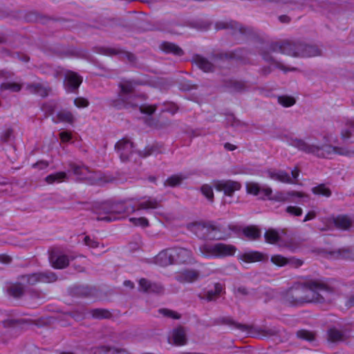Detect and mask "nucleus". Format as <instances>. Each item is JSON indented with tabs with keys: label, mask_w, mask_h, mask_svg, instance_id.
Wrapping results in <instances>:
<instances>
[{
	"label": "nucleus",
	"mask_w": 354,
	"mask_h": 354,
	"mask_svg": "<svg viewBox=\"0 0 354 354\" xmlns=\"http://www.w3.org/2000/svg\"><path fill=\"white\" fill-rule=\"evenodd\" d=\"M198 250L200 254L207 259H222L233 256L236 248L232 245L223 243H204L201 244Z\"/></svg>",
	"instance_id": "8"
},
{
	"label": "nucleus",
	"mask_w": 354,
	"mask_h": 354,
	"mask_svg": "<svg viewBox=\"0 0 354 354\" xmlns=\"http://www.w3.org/2000/svg\"><path fill=\"white\" fill-rule=\"evenodd\" d=\"M270 261L272 263L279 267L285 266L288 264V258L280 254L272 256Z\"/></svg>",
	"instance_id": "40"
},
{
	"label": "nucleus",
	"mask_w": 354,
	"mask_h": 354,
	"mask_svg": "<svg viewBox=\"0 0 354 354\" xmlns=\"http://www.w3.org/2000/svg\"><path fill=\"white\" fill-rule=\"evenodd\" d=\"M69 167L78 180L86 181L90 184L95 183V177L94 176V174L87 167L76 165L75 163H71Z\"/></svg>",
	"instance_id": "13"
},
{
	"label": "nucleus",
	"mask_w": 354,
	"mask_h": 354,
	"mask_svg": "<svg viewBox=\"0 0 354 354\" xmlns=\"http://www.w3.org/2000/svg\"><path fill=\"white\" fill-rule=\"evenodd\" d=\"M223 28H230L234 30L235 32H239L241 34L246 33L245 28H243L242 25L239 24L236 21H230V23L227 24L226 26H224Z\"/></svg>",
	"instance_id": "44"
},
{
	"label": "nucleus",
	"mask_w": 354,
	"mask_h": 354,
	"mask_svg": "<svg viewBox=\"0 0 354 354\" xmlns=\"http://www.w3.org/2000/svg\"><path fill=\"white\" fill-rule=\"evenodd\" d=\"M266 242L270 244H276L280 241V236L277 231L270 229L264 234Z\"/></svg>",
	"instance_id": "36"
},
{
	"label": "nucleus",
	"mask_w": 354,
	"mask_h": 354,
	"mask_svg": "<svg viewBox=\"0 0 354 354\" xmlns=\"http://www.w3.org/2000/svg\"><path fill=\"white\" fill-rule=\"evenodd\" d=\"M53 120L55 122L73 124L75 121V117L70 111L62 109L57 112L56 117L53 118Z\"/></svg>",
	"instance_id": "27"
},
{
	"label": "nucleus",
	"mask_w": 354,
	"mask_h": 354,
	"mask_svg": "<svg viewBox=\"0 0 354 354\" xmlns=\"http://www.w3.org/2000/svg\"><path fill=\"white\" fill-rule=\"evenodd\" d=\"M160 48L167 53H173L176 55H183L182 49L173 43L163 42L161 44Z\"/></svg>",
	"instance_id": "33"
},
{
	"label": "nucleus",
	"mask_w": 354,
	"mask_h": 354,
	"mask_svg": "<svg viewBox=\"0 0 354 354\" xmlns=\"http://www.w3.org/2000/svg\"><path fill=\"white\" fill-rule=\"evenodd\" d=\"M346 305L348 306H354V296H352L348 300Z\"/></svg>",
	"instance_id": "64"
},
{
	"label": "nucleus",
	"mask_w": 354,
	"mask_h": 354,
	"mask_svg": "<svg viewBox=\"0 0 354 354\" xmlns=\"http://www.w3.org/2000/svg\"><path fill=\"white\" fill-rule=\"evenodd\" d=\"M334 290L324 283L310 280L304 283H295L283 294V300L290 305L304 303L330 301Z\"/></svg>",
	"instance_id": "1"
},
{
	"label": "nucleus",
	"mask_w": 354,
	"mask_h": 354,
	"mask_svg": "<svg viewBox=\"0 0 354 354\" xmlns=\"http://www.w3.org/2000/svg\"><path fill=\"white\" fill-rule=\"evenodd\" d=\"M243 234L250 240H255L260 237V230L254 226L247 227L243 230Z\"/></svg>",
	"instance_id": "35"
},
{
	"label": "nucleus",
	"mask_w": 354,
	"mask_h": 354,
	"mask_svg": "<svg viewBox=\"0 0 354 354\" xmlns=\"http://www.w3.org/2000/svg\"><path fill=\"white\" fill-rule=\"evenodd\" d=\"M136 82L131 80H122L119 86L120 93L117 99L111 100V105L118 109H129L138 106L140 112L147 115L153 114L156 110L155 105H141L139 103L143 100L142 95L134 94Z\"/></svg>",
	"instance_id": "5"
},
{
	"label": "nucleus",
	"mask_w": 354,
	"mask_h": 354,
	"mask_svg": "<svg viewBox=\"0 0 354 354\" xmlns=\"http://www.w3.org/2000/svg\"><path fill=\"white\" fill-rule=\"evenodd\" d=\"M129 221L134 226H140L142 227H146L149 226V221L145 217H140V218L131 217L129 218Z\"/></svg>",
	"instance_id": "42"
},
{
	"label": "nucleus",
	"mask_w": 354,
	"mask_h": 354,
	"mask_svg": "<svg viewBox=\"0 0 354 354\" xmlns=\"http://www.w3.org/2000/svg\"><path fill=\"white\" fill-rule=\"evenodd\" d=\"M133 147V142L127 138L120 140L115 145V149L122 162H127L131 160L133 156L136 153Z\"/></svg>",
	"instance_id": "10"
},
{
	"label": "nucleus",
	"mask_w": 354,
	"mask_h": 354,
	"mask_svg": "<svg viewBox=\"0 0 354 354\" xmlns=\"http://www.w3.org/2000/svg\"><path fill=\"white\" fill-rule=\"evenodd\" d=\"M154 261L160 266H167L172 264H193L196 260L189 249L174 247L161 250L155 257Z\"/></svg>",
	"instance_id": "6"
},
{
	"label": "nucleus",
	"mask_w": 354,
	"mask_h": 354,
	"mask_svg": "<svg viewBox=\"0 0 354 354\" xmlns=\"http://www.w3.org/2000/svg\"><path fill=\"white\" fill-rule=\"evenodd\" d=\"M91 316L97 319L108 318L110 317L111 313L104 309L96 308L93 309L90 312Z\"/></svg>",
	"instance_id": "39"
},
{
	"label": "nucleus",
	"mask_w": 354,
	"mask_h": 354,
	"mask_svg": "<svg viewBox=\"0 0 354 354\" xmlns=\"http://www.w3.org/2000/svg\"><path fill=\"white\" fill-rule=\"evenodd\" d=\"M73 256L68 257L65 254L53 253L50 256V261L53 266L57 269H62L66 268L69 261L74 259Z\"/></svg>",
	"instance_id": "19"
},
{
	"label": "nucleus",
	"mask_w": 354,
	"mask_h": 354,
	"mask_svg": "<svg viewBox=\"0 0 354 354\" xmlns=\"http://www.w3.org/2000/svg\"><path fill=\"white\" fill-rule=\"evenodd\" d=\"M286 141L289 145L297 148L298 150L318 158H330L335 154L350 158L354 157V149L348 147H339L326 143L319 145L292 137L287 138Z\"/></svg>",
	"instance_id": "4"
},
{
	"label": "nucleus",
	"mask_w": 354,
	"mask_h": 354,
	"mask_svg": "<svg viewBox=\"0 0 354 354\" xmlns=\"http://www.w3.org/2000/svg\"><path fill=\"white\" fill-rule=\"evenodd\" d=\"M341 138L344 142H354V120H349L341 131Z\"/></svg>",
	"instance_id": "22"
},
{
	"label": "nucleus",
	"mask_w": 354,
	"mask_h": 354,
	"mask_svg": "<svg viewBox=\"0 0 354 354\" xmlns=\"http://www.w3.org/2000/svg\"><path fill=\"white\" fill-rule=\"evenodd\" d=\"M224 147L227 150L229 151H233L236 148L234 145L228 142L225 143Z\"/></svg>",
	"instance_id": "63"
},
{
	"label": "nucleus",
	"mask_w": 354,
	"mask_h": 354,
	"mask_svg": "<svg viewBox=\"0 0 354 354\" xmlns=\"http://www.w3.org/2000/svg\"><path fill=\"white\" fill-rule=\"evenodd\" d=\"M26 90L31 94H35L45 97L48 95L50 88L45 84L38 82L27 84Z\"/></svg>",
	"instance_id": "20"
},
{
	"label": "nucleus",
	"mask_w": 354,
	"mask_h": 354,
	"mask_svg": "<svg viewBox=\"0 0 354 354\" xmlns=\"http://www.w3.org/2000/svg\"><path fill=\"white\" fill-rule=\"evenodd\" d=\"M239 259L245 263H254L266 261L268 260V256L258 251H249L240 254Z\"/></svg>",
	"instance_id": "18"
},
{
	"label": "nucleus",
	"mask_w": 354,
	"mask_h": 354,
	"mask_svg": "<svg viewBox=\"0 0 354 354\" xmlns=\"http://www.w3.org/2000/svg\"><path fill=\"white\" fill-rule=\"evenodd\" d=\"M160 201L151 196H145L138 203V210H146L147 212L158 209L160 207ZM136 211L134 206L128 205L123 202L112 203L107 201L103 203L97 212V221L112 222L125 216V214L133 213Z\"/></svg>",
	"instance_id": "3"
},
{
	"label": "nucleus",
	"mask_w": 354,
	"mask_h": 354,
	"mask_svg": "<svg viewBox=\"0 0 354 354\" xmlns=\"http://www.w3.org/2000/svg\"><path fill=\"white\" fill-rule=\"evenodd\" d=\"M23 87V84L19 82H4L0 85V91L3 92L4 91H9L13 93L19 92Z\"/></svg>",
	"instance_id": "31"
},
{
	"label": "nucleus",
	"mask_w": 354,
	"mask_h": 354,
	"mask_svg": "<svg viewBox=\"0 0 354 354\" xmlns=\"http://www.w3.org/2000/svg\"><path fill=\"white\" fill-rule=\"evenodd\" d=\"M286 212L290 215L299 216L302 214V209L296 206H288L286 208Z\"/></svg>",
	"instance_id": "47"
},
{
	"label": "nucleus",
	"mask_w": 354,
	"mask_h": 354,
	"mask_svg": "<svg viewBox=\"0 0 354 354\" xmlns=\"http://www.w3.org/2000/svg\"><path fill=\"white\" fill-rule=\"evenodd\" d=\"M139 290L146 293H162L164 290L162 286L160 283L151 282V281L142 278L138 281Z\"/></svg>",
	"instance_id": "17"
},
{
	"label": "nucleus",
	"mask_w": 354,
	"mask_h": 354,
	"mask_svg": "<svg viewBox=\"0 0 354 354\" xmlns=\"http://www.w3.org/2000/svg\"><path fill=\"white\" fill-rule=\"evenodd\" d=\"M200 277V271L189 268L183 269L175 275V279L181 283H192L198 281Z\"/></svg>",
	"instance_id": "14"
},
{
	"label": "nucleus",
	"mask_w": 354,
	"mask_h": 354,
	"mask_svg": "<svg viewBox=\"0 0 354 354\" xmlns=\"http://www.w3.org/2000/svg\"><path fill=\"white\" fill-rule=\"evenodd\" d=\"M106 54L108 55H119L121 59H126L130 64H134L136 61V57L133 54L117 48H108L106 50Z\"/></svg>",
	"instance_id": "25"
},
{
	"label": "nucleus",
	"mask_w": 354,
	"mask_h": 354,
	"mask_svg": "<svg viewBox=\"0 0 354 354\" xmlns=\"http://www.w3.org/2000/svg\"><path fill=\"white\" fill-rule=\"evenodd\" d=\"M231 230L230 225L225 226L212 221L196 223L192 227L194 233L199 239L205 240H226L230 236Z\"/></svg>",
	"instance_id": "7"
},
{
	"label": "nucleus",
	"mask_w": 354,
	"mask_h": 354,
	"mask_svg": "<svg viewBox=\"0 0 354 354\" xmlns=\"http://www.w3.org/2000/svg\"><path fill=\"white\" fill-rule=\"evenodd\" d=\"M335 226L340 230H348L353 225V221L346 215H339L333 218Z\"/></svg>",
	"instance_id": "24"
},
{
	"label": "nucleus",
	"mask_w": 354,
	"mask_h": 354,
	"mask_svg": "<svg viewBox=\"0 0 354 354\" xmlns=\"http://www.w3.org/2000/svg\"><path fill=\"white\" fill-rule=\"evenodd\" d=\"M94 354H130L127 350L106 346H101L95 348Z\"/></svg>",
	"instance_id": "28"
},
{
	"label": "nucleus",
	"mask_w": 354,
	"mask_h": 354,
	"mask_svg": "<svg viewBox=\"0 0 354 354\" xmlns=\"http://www.w3.org/2000/svg\"><path fill=\"white\" fill-rule=\"evenodd\" d=\"M8 292L10 295L18 298L23 295L24 292V287L21 281L10 285L8 288Z\"/></svg>",
	"instance_id": "32"
},
{
	"label": "nucleus",
	"mask_w": 354,
	"mask_h": 354,
	"mask_svg": "<svg viewBox=\"0 0 354 354\" xmlns=\"http://www.w3.org/2000/svg\"><path fill=\"white\" fill-rule=\"evenodd\" d=\"M57 279L56 274L50 271L22 275L20 277L21 283L30 286H34L37 283H52L56 281Z\"/></svg>",
	"instance_id": "9"
},
{
	"label": "nucleus",
	"mask_w": 354,
	"mask_h": 354,
	"mask_svg": "<svg viewBox=\"0 0 354 354\" xmlns=\"http://www.w3.org/2000/svg\"><path fill=\"white\" fill-rule=\"evenodd\" d=\"M169 342L176 346L185 345L187 343V337L184 328L179 327L174 329L169 337Z\"/></svg>",
	"instance_id": "21"
},
{
	"label": "nucleus",
	"mask_w": 354,
	"mask_h": 354,
	"mask_svg": "<svg viewBox=\"0 0 354 354\" xmlns=\"http://www.w3.org/2000/svg\"><path fill=\"white\" fill-rule=\"evenodd\" d=\"M270 53H281L295 57H310L319 55L320 50L314 45H308L299 41L286 40L281 42L270 44L267 51L262 53L263 58L268 62H272L276 68L284 71H295L294 67H287L282 63L276 61L270 55Z\"/></svg>",
	"instance_id": "2"
},
{
	"label": "nucleus",
	"mask_w": 354,
	"mask_h": 354,
	"mask_svg": "<svg viewBox=\"0 0 354 354\" xmlns=\"http://www.w3.org/2000/svg\"><path fill=\"white\" fill-rule=\"evenodd\" d=\"M314 194L330 197L331 196V191L325 185L321 184L312 189Z\"/></svg>",
	"instance_id": "37"
},
{
	"label": "nucleus",
	"mask_w": 354,
	"mask_h": 354,
	"mask_svg": "<svg viewBox=\"0 0 354 354\" xmlns=\"http://www.w3.org/2000/svg\"><path fill=\"white\" fill-rule=\"evenodd\" d=\"M59 137L62 142H68L71 139V134L66 131L61 132Z\"/></svg>",
	"instance_id": "58"
},
{
	"label": "nucleus",
	"mask_w": 354,
	"mask_h": 354,
	"mask_svg": "<svg viewBox=\"0 0 354 354\" xmlns=\"http://www.w3.org/2000/svg\"><path fill=\"white\" fill-rule=\"evenodd\" d=\"M196 64L204 72H210L214 69V65L208 61L206 58L196 55L194 58Z\"/></svg>",
	"instance_id": "30"
},
{
	"label": "nucleus",
	"mask_w": 354,
	"mask_h": 354,
	"mask_svg": "<svg viewBox=\"0 0 354 354\" xmlns=\"http://www.w3.org/2000/svg\"><path fill=\"white\" fill-rule=\"evenodd\" d=\"M267 176L274 180H277L283 183L292 184L293 179H297L299 176V171L297 168H295L292 171V177L285 171L269 169L266 172Z\"/></svg>",
	"instance_id": "11"
},
{
	"label": "nucleus",
	"mask_w": 354,
	"mask_h": 354,
	"mask_svg": "<svg viewBox=\"0 0 354 354\" xmlns=\"http://www.w3.org/2000/svg\"><path fill=\"white\" fill-rule=\"evenodd\" d=\"M68 180V176L64 171L56 172L47 176L45 178V181L48 184L59 183L62 182L66 181Z\"/></svg>",
	"instance_id": "29"
},
{
	"label": "nucleus",
	"mask_w": 354,
	"mask_h": 354,
	"mask_svg": "<svg viewBox=\"0 0 354 354\" xmlns=\"http://www.w3.org/2000/svg\"><path fill=\"white\" fill-rule=\"evenodd\" d=\"M159 313L164 317H170L174 319H178L180 317V315L176 312L167 309L161 308L158 310Z\"/></svg>",
	"instance_id": "43"
},
{
	"label": "nucleus",
	"mask_w": 354,
	"mask_h": 354,
	"mask_svg": "<svg viewBox=\"0 0 354 354\" xmlns=\"http://www.w3.org/2000/svg\"><path fill=\"white\" fill-rule=\"evenodd\" d=\"M84 242L85 245H88L90 248H96L99 246V243L94 240L91 239L89 236H86L84 239Z\"/></svg>",
	"instance_id": "52"
},
{
	"label": "nucleus",
	"mask_w": 354,
	"mask_h": 354,
	"mask_svg": "<svg viewBox=\"0 0 354 354\" xmlns=\"http://www.w3.org/2000/svg\"><path fill=\"white\" fill-rule=\"evenodd\" d=\"M223 290V285L216 283L214 284V289L207 290L203 296H200L201 299L208 301H212L217 299Z\"/></svg>",
	"instance_id": "26"
},
{
	"label": "nucleus",
	"mask_w": 354,
	"mask_h": 354,
	"mask_svg": "<svg viewBox=\"0 0 354 354\" xmlns=\"http://www.w3.org/2000/svg\"><path fill=\"white\" fill-rule=\"evenodd\" d=\"M316 214L315 212H309L304 217L303 222H306L308 221L312 220L315 218Z\"/></svg>",
	"instance_id": "60"
},
{
	"label": "nucleus",
	"mask_w": 354,
	"mask_h": 354,
	"mask_svg": "<svg viewBox=\"0 0 354 354\" xmlns=\"http://www.w3.org/2000/svg\"><path fill=\"white\" fill-rule=\"evenodd\" d=\"M297 336L302 339L313 341L314 339V334L306 330H300L297 333Z\"/></svg>",
	"instance_id": "45"
},
{
	"label": "nucleus",
	"mask_w": 354,
	"mask_h": 354,
	"mask_svg": "<svg viewBox=\"0 0 354 354\" xmlns=\"http://www.w3.org/2000/svg\"><path fill=\"white\" fill-rule=\"evenodd\" d=\"M13 136V131L12 129H8L4 131V132L1 135V140L3 142L9 141Z\"/></svg>",
	"instance_id": "53"
},
{
	"label": "nucleus",
	"mask_w": 354,
	"mask_h": 354,
	"mask_svg": "<svg viewBox=\"0 0 354 354\" xmlns=\"http://www.w3.org/2000/svg\"><path fill=\"white\" fill-rule=\"evenodd\" d=\"M48 166V163L46 161H39L32 165L33 167H38L40 169L46 168Z\"/></svg>",
	"instance_id": "59"
},
{
	"label": "nucleus",
	"mask_w": 354,
	"mask_h": 354,
	"mask_svg": "<svg viewBox=\"0 0 354 354\" xmlns=\"http://www.w3.org/2000/svg\"><path fill=\"white\" fill-rule=\"evenodd\" d=\"M288 264L293 268H299L303 264V261L294 257L288 259Z\"/></svg>",
	"instance_id": "54"
},
{
	"label": "nucleus",
	"mask_w": 354,
	"mask_h": 354,
	"mask_svg": "<svg viewBox=\"0 0 354 354\" xmlns=\"http://www.w3.org/2000/svg\"><path fill=\"white\" fill-rule=\"evenodd\" d=\"M246 191L254 196L262 194L261 198H269L272 195V190L267 186L261 187L258 183L249 182L246 183Z\"/></svg>",
	"instance_id": "16"
},
{
	"label": "nucleus",
	"mask_w": 354,
	"mask_h": 354,
	"mask_svg": "<svg viewBox=\"0 0 354 354\" xmlns=\"http://www.w3.org/2000/svg\"><path fill=\"white\" fill-rule=\"evenodd\" d=\"M74 104L78 108H84L88 106V101L83 97H77L74 100Z\"/></svg>",
	"instance_id": "51"
},
{
	"label": "nucleus",
	"mask_w": 354,
	"mask_h": 354,
	"mask_svg": "<svg viewBox=\"0 0 354 354\" xmlns=\"http://www.w3.org/2000/svg\"><path fill=\"white\" fill-rule=\"evenodd\" d=\"M202 194L210 201H213L214 192L212 187L209 185H203L201 187Z\"/></svg>",
	"instance_id": "41"
},
{
	"label": "nucleus",
	"mask_w": 354,
	"mask_h": 354,
	"mask_svg": "<svg viewBox=\"0 0 354 354\" xmlns=\"http://www.w3.org/2000/svg\"><path fill=\"white\" fill-rule=\"evenodd\" d=\"M187 178V176H184L183 174L174 175L167 179V180L165 183V185L174 187V186H176V185H178L179 184H180L181 182L183 180L186 179Z\"/></svg>",
	"instance_id": "38"
},
{
	"label": "nucleus",
	"mask_w": 354,
	"mask_h": 354,
	"mask_svg": "<svg viewBox=\"0 0 354 354\" xmlns=\"http://www.w3.org/2000/svg\"><path fill=\"white\" fill-rule=\"evenodd\" d=\"M222 322L223 324H227V325H230L234 328H240V329H243L244 327L243 325L240 324H238L236 322H235L232 319H231L230 317H224L222 319Z\"/></svg>",
	"instance_id": "50"
},
{
	"label": "nucleus",
	"mask_w": 354,
	"mask_h": 354,
	"mask_svg": "<svg viewBox=\"0 0 354 354\" xmlns=\"http://www.w3.org/2000/svg\"><path fill=\"white\" fill-rule=\"evenodd\" d=\"M82 82V77L77 73L68 71L64 74V85L68 93L75 91Z\"/></svg>",
	"instance_id": "15"
},
{
	"label": "nucleus",
	"mask_w": 354,
	"mask_h": 354,
	"mask_svg": "<svg viewBox=\"0 0 354 354\" xmlns=\"http://www.w3.org/2000/svg\"><path fill=\"white\" fill-rule=\"evenodd\" d=\"M214 186L216 190L222 191L225 195L229 196H232L234 192L241 188V184L239 182L232 180H216L214 183Z\"/></svg>",
	"instance_id": "12"
},
{
	"label": "nucleus",
	"mask_w": 354,
	"mask_h": 354,
	"mask_svg": "<svg viewBox=\"0 0 354 354\" xmlns=\"http://www.w3.org/2000/svg\"><path fill=\"white\" fill-rule=\"evenodd\" d=\"M292 196H297L299 198L307 197V196L303 192L290 191L286 193L278 192L273 197H271V196H270V197L268 198L270 200H274L277 201L285 202L288 201L289 198Z\"/></svg>",
	"instance_id": "23"
},
{
	"label": "nucleus",
	"mask_w": 354,
	"mask_h": 354,
	"mask_svg": "<svg viewBox=\"0 0 354 354\" xmlns=\"http://www.w3.org/2000/svg\"><path fill=\"white\" fill-rule=\"evenodd\" d=\"M346 337L347 335L344 333L336 328H331L328 330V339L331 342L343 341Z\"/></svg>",
	"instance_id": "34"
},
{
	"label": "nucleus",
	"mask_w": 354,
	"mask_h": 354,
	"mask_svg": "<svg viewBox=\"0 0 354 354\" xmlns=\"http://www.w3.org/2000/svg\"><path fill=\"white\" fill-rule=\"evenodd\" d=\"M232 89L234 91H242L245 90L246 86L244 82L239 81H232L231 82Z\"/></svg>",
	"instance_id": "49"
},
{
	"label": "nucleus",
	"mask_w": 354,
	"mask_h": 354,
	"mask_svg": "<svg viewBox=\"0 0 354 354\" xmlns=\"http://www.w3.org/2000/svg\"><path fill=\"white\" fill-rule=\"evenodd\" d=\"M55 107V104H50V103H47V104L44 105L43 109L45 111L48 112V114L50 115L54 111Z\"/></svg>",
	"instance_id": "57"
},
{
	"label": "nucleus",
	"mask_w": 354,
	"mask_h": 354,
	"mask_svg": "<svg viewBox=\"0 0 354 354\" xmlns=\"http://www.w3.org/2000/svg\"><path fill=\"white\" fill-rule=\"evenodd\" d=\"M124 286L131 289L134 288V283L130 280H126L124 281Z\"/></svg>",
	"instance_id": "62"
},
{
	"label": "nucleus",
	"mask_w": 354,
	"mask_h": 354,
	"mask_svg": "<svg viewBox=\"0 0 354 354\" xmlns=\"http://www.w3.org/2000/svg\"><path fill=\"white\" fill-rule=\"evenodd\" d=\"M178 110V108L176 104L173 103H169L166 105V107L162 110V111L169 112L172 114H174Z\"/></svg>",
	"instance_id": "55"
},
{
	"label": "nucleus",
	"mask_w": 354,
	"mask_h": 354,
	"mask_svg": "<svg viewBox=\"0 0 354 354\" xmlns=\"http://www.w3.org/2000/svg\"><path fill=\"white\" fill-rule=\"evenodd\" d=\"M228 122H230V124L232 126V127H242L244 125V124L243 122H241V121H239V120L236 119L234 116H230L229 118H228Z\"/></svg>",
	"instance_id": "56"
},
{
	"label": "nucleus",
	"mask_w": 354,
	"mask_h": 354,
	"mask_svg": "<svg viewBox=\"0 0 354 354\" xmlns=\"http://www.w3.org/2000/svg\"><path fill=\"white\" fill-rule=\"evenodd\" d=\"M278 100L281 105L286 107L291 106L295 103V100L293 97L288 96L279 97Z\"/></svg>",
	"instance_id": "46"
},
{
	"label": "nucleus",
	"mask_w": 354,
	"mask_h": 354,
	"mask_svg": "<svg viewBox=\"0 0 354 354\" xmlns=\"http://www.w3.org/2000/svg\"><path fill=\"white\" fill-rule=\"evenodd\" d=\"M156 150L155 146H148L143 151H138L140 157L145 158L154 153Z\"/></svg>",
	"instance_id": "48"
},
{
	"label": "nucleus",
	"mask_w": 354,
	"mask_h": 354,
	"mask_svg": "<svg viewBox=\"0 0 354 354\" xmlns=\"http://www.w3.org/2000/svg\"><path fill=\"white\" fill-rule=\"evenodd\" d=\"M17 57L19 60L27 62L29 61V57L26 55H19L17 54Z\"/></svg>",
	"instance_id": "61"
}]
</instances>
